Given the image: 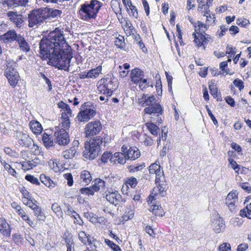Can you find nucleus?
Masks as SVG:
<instances>
[{"instance_id":"1","label":"nucleus","mask_w":251,"mask_h":251,"mask_svg":"<svg viewBox=\"0 0 251 251\" xmlns=\"http://www.w3.org/2000/svg\"><path fill=\"white\" fill-rule=\"evenodd\" d=\"M70 48L64 37L63 31L56 28L50 32L47 37L41 40L40 43V53L44 59L48 58L51 52Z\"/></svg>"},{"instance_id":"2","label":"nucleus","mask_w":251,"mask_h":251,"mask_svg":"<svg viewBox=\"0 0 251 251\" xmlns=\"http://www.w3.org/2000/svg\"><path fill=\"white\" fill-rule=\"evenodd\" d=\"M72 57L71 49L68 48L58 50L56 52H51L48 58L52 66L59 69L69 71L70 67L73 65L71 64Z\"/></svg>"},{"instance_id":"3","label":"nucleus","mask_w":251,"mask_h":251,"mask_svg":"<svg viewBox=\"0 0 251 251\" xmlns=\"http://www.w3.org/2000/svg\"><path fill=\"white\" fill-rule=\"evenodd\" d=\"M102 142L103 139L100 136H96L85 142L83 151V157L90 160L97 158L101 153L100 146Z\"/></svg>"},{"instance_id":"4","label":"nucleus","mask_w":251,"mask_h":251,"mask_svg":"<svg viewBox=\"0 0 251 251\" xmlns=\"http://www.w3.org/2000/svg\"><path fill=\"white\" fill-rule=\"evenodd\" d=\"M101 6L102 3L97 0L82 4L79 10L80 18L84 21L95 19Z\"/></svg>"},{"instance_id":"5","label":"nucleus","mask_w":251,"mask_h":251,"mask_svg":"<svg viewBox=\"0 0 251 251\" xmlns=\"http://www.w3.org/2000/svg\"><path fill=\"white\" fill-rule=\"evenodd\" d=\"M98 90L103 95L111 96L117 88V79L111 76L101 79L98 82Z\"/></svg>"},{"instance_id":"6","label":"nucleus","mask_w":251,"mask_h":251,"mask_svg":"<svg viewBox=\"0 0 251 251\" xmlns=\"http://www.w3.org/2000/svg\"><path fill=\"white\" fill-rule=\"evenodd\" d=\"M28 26L33 27L47 21L44 8L33 10L28 14Z\"/></svg>"},{"instance_id":"7","label":"nucleus","mask_w":251,"mask_h":251,"mask_svg":"<svg viewBox=\"0 0 251 251\" xmlns=\"http://www.w3.org/2000/svg\"><path fill=\"white\" fill-rule=\"evenodd\" d=\"M96 113L93 106H89L88 103H85L81 106V110L78 113L76 119L80 122H86L93 118Z\"/></svg>"},{"instance_id":"8","label":"nucleus","mask_w":251,"mask_h":251,"mask_svg":"<svg viewBox=\"0 0 251 251\" xmlns=\"http://www.w3.org/2000/svg\"><path fill=\"white\" fill-rule=\"evenodd\" d=\"M102 129V125L99 121L88 123L85 127L86 137H91L99 133Z\"/></svg>"},{"instance_id":"9","label":"nucleus","mask_w":251,"mask_h":251,"mask_svg":"<svg viewBox=\"0 0 251 251\" xmlns=\"http://www.w3.org/2000/svg\"><path fill=\"white\" fill-rule=\"evenodd\" d=\"M54 136L55 142L60 146H66L70 141L68 133L63 128L55 131Z\"/></svg>"},{"instance_id":"10","label":"nucleus","mask_w":251,"mask_h":251,"mask_svg":"<svg viewBox=\"0 0 251 251\" xmlns=\"http://www.w3.org/2000/svg\"><path fill=\"white\" fill-rule=\"evenodd\" d=\"M15 137L19 145L23 147L29 148L33 142V139L28 135L20 131L16 132Z\"/></svg>"},{"instance_id":"11","label":"nucleus","mask_w":251,"mask_h":251,"mask_svg":"<svg viewBox=\"0 0 251 251\" xmlns=\"http://www.w3.org/2000/svg\"><path fill=\"white\" fill-rule=\"evenodd\" d=\"M105 198L108 201L115 206L119 204L122 200L121 196L118 192L111 188L105 192Z\"/></svg>"},{"instance_id":"12","label":"nucleus","mask_w":251,"mask_h":251,"mask_svg":"<svg viewBox=\"0 0 251 251\" xmlns=\"http://www.w3.org/2000/svg\"><path fill=\"white\" fill-rule=\"evenodd\" d=\"M20 36L15 30H10L0 36V40L5 44H10L17 41Z\"/></svg>"},{"instance_id":"13","label":"nucleus","mask_w":251,"mask_h":251,"mask_svg":"<svg viewBox=\"0 0 251 251\" xmlns=\"http://www.w3.org/2000/svg\"><path fill=\"white\" fill-rule=\"evenodd\" d=\"M155 183L157 185L153 189L154 195L159 194L161 197L164 196L165 194L166 182L165 181V177L164 176L163 179L159 178L155 179Z\"/></svg>"},{"instance_id":"14","label":"nucleus","mask_w":251,"mask_h":251,"mask_svg":"<svg viewBox=\"0 0 251 251\" xmlns=\"http://www.w3.org/2000/svg\"><path fill=\"white\" fill-rule=\"evenodd\" d=\"M144 111L146 114H150L153 116H158L163 114L162 107L158 103L146 107L144 109Z\"/></svg>"},{"instance_id":"15","label":"nucleus","mask_w":251,"mask_h":251,"mask_svg":"<svg viewBox=\"0 0 251 251\" xmlns=\"http://www.w3.org/2000/svg\"><path fill=\"white\" fill-rule=\"evenodd\" d=\"M28 2V0H4L2 4L9 8L14 9L19 6H26Z\"/></svg>"},{"instance_id":"16","label":"nucleus","mask_w":251,"mask_h":251,"mask_svg":"<svg viewBox=\"0 0 251 251\" xmlns=\"http://www.w3.org/2000/svg\"><path fill=\"white\" fill-rule=\"evenodd\" d=\"M7 16L10 21L14 23L17 27H21L24 22L22 15L18 14L17 12L9 11L7 13Z\"/></svg>"},{"instance_id":"17","label":"nucleus","mask_w":251,"mask_h":251,"mask_svg":"<svg viewBox=\"0 0 251 251\" xmlns=\"http://www.w3.org/2000/svg\"><path fill=\"white\" fill-rule=\"evenodd\" d=\"M149 170L150 174L155 175V179L160 178L161 179H163L165 176L163 170H161V166L156 163L151 164L149 167Z\"/></svg>"},{"instance_id":"18","label":"nucleus","mask_w":251,"mask_h":251,"mask_svg":"<svg viewBox=\"0 0 251 251\" xmlns=\"http://www.w3.org/2000/svg\"><path fill=\"white\" fill-rule=\"evenodd\" d=\"M11 228L10 225L4 218H0V232L3 236L6 237L10 236Z\"/></svg>"},{"instance_id":"19","label":"nucleus","mask_w":251,"mask_h":251,"mask_svg":"<svg viewBox=\"0 0 251 251\" xmlns=\"http://www.w3.org/2000/svg\"><path fill=\"white\" fill-rule=\"evenodd\" d=\"M44 10L47 21L50 20L51 18L60 17L62 13L61 10L48 7H44Z\"/></svg>"},{"instance_id":"20","label":"nucleus","mask_w":251,"mask_h":251,"mask_svg":"<svg viewBox=\"0 0 251 251\" xmlns=\"http://www.w3.org/2000/svg\"><path fill=\"white\" fill-rule=\"evenodd\" d=\"M58 107L61 109V117H70L72 116V111L68 104L61 101L57 103Z\"/></svg>"},{"instance_id":"21","label":"nucleus","mask_w":251,"mask_h":251,"mask_svg":"<svg viewBox=\"0 0 251 251\" xmlns=\"http://www.w3.org/2000/svg\"><path fill=\"white\" fill-rule=\"evenodd\" d=\"M126 155L127 159L135 160L140 157V151L136 147H130L127 151Z\"/></svg>"},{"instance_id":"22","label":"nucleus","mask_w":251,"mask_h":251,"mask_svg":"<svg viewBox=\"0 0 251 251\" xmlns=\"http://www.w3.org/2000/svg\"><path fill=\"white\" fill-rule=\"evenodd\" d=\"M143 77V72L138 68H135L132 70L131 72L130 78L131 81L134 83H138L142 79Z\"/></svg>"},{"instance_id":"23","label":"nucleus","mask_w":251,"mask_h":251,"mask_svg":"<svg viewBox=\"0 0 251 251\" xmlns=\"http://www.w3.org/2000/svg\"><path fill=\"white\" fill-rule=\"evenodd\" d=\"M16 66L17 64L15 62L8 64L5 71V75L7 78L10 76L13 77L14 75H19V73L15 69Z\"/></svg>"},{"instance_id":"24","label":"nucleus","mask_w":251,"mask_h":251,"mask_svg":"<svg viewBox=\"0 0 251 251\" xmlns=\"http://www.w3.org/2000/svg\"><path fill=\"white\" fill-rule=\"evenodd\" d=\"M126 154L121 152H115L113 156V164H124L126 162Z\"/></svg>"},{"instance_id":"25","label":"nucleus","mask_w":251,"mask_h":251,"mask_svg":"<svg viewBox=\"0 0 251 251\" xmlns=\"http://www.w3.org/2000/svg\"><path fill=\"white\" fill-rule=\"evenodd\" d=\"M17 42L18 43L20 49L24 52H28L30 51V48L29 44L26 42L25 38L20 35L18 38Z\"/></svg>"},{"instance_id":"26","label":"nucleus","mask_w":251,"mask_h":251,"mask_svg":"<svg viewBox=\"0 0 251 251\" xmlns=\"http://www.w3.org/2000/svg\"><path fill=\"white\" fill-rule=\"evenodd\" d=\"M140 103H142L143 104H145V105L152 106L155 104H156V98L154 96H151L150 97H148L147 94H143L142 98L139 99Z\"/></svg>"},{"instance_id":"27","label":"nucleus","mask_w":251,"mask_h":251,"mask_svg":"<svg viewBox=\"0 0 251 251\" xmlns=\"http://www.w3.org/2000/svg\"><path fill=\"white\" fill-rule=\"evenodd\" d=\"M92 187L94 192L104 191L106 187L105 182L100 178H96Z\"/></svg>"},{"instance_id":"28","label":"nucleus","mask_w":251,"mask_h":251,"mask_svg":"<svg viewBox=\"0 0 251 251\" xmlns=\"http://www.w3.org/2000/svg\"><path fill=\"white\" fill-rule=\"evenodd\" d=\"M214 229L216 233H220L225 228V223L223 220L220 217H218L214 220L213 222Z\"/></svg>"},{"instance_id":"29","label":"nucleus","mask_w":251,"mask_h":251,"mask_svg":"<svg viewBox=\"0 0 251 251\" xmlns=\"http://www.w3.org/2000/svg\"><path fill=\"white\" fill-rule=\"evenodd\" d=\"M29 126L32 131L36 134H40L43 130L41 125L37 121L30 122Z\"/></svg>"},{"instance_id":"30","label":"nucleus","mask_w":251,"mask_h":251,"mask_svg":"<svg viewBox=\"0 0 251 251\" xmlns=\"http://www.w3.org/2000/svg\"><path fill=\"white\" fill-rule=\"evenodd\" d=\"M149 210L155 216L162 217L164 215V212L160 205H155L153 203V204L151 206Z\"/></svg>"},{"instance_id":"31","label":"nucleus","mask_w":251,"mask_h":251,"mask_svg":"<svg viewBox=\"0 0 251 251\" xmlns=\"http://www.w3.org/2000/svg\"><path fill=\"white\" fill-rule=\"evenodd\" d=\"M34 215L37 218V220L40 222H44L46 220V216L42 208L38 206L33 211Z\"/></svg>"},{"instance_id":"32","label":"nucleus","mask_w":251,"mask_h":251,"mask_svg":"<svg viewBox=\"0 0 251 251\" xmlns=\"http://www.w3.org/2000/svg\"><path fill=\"white\" fill-rule=\"evenodd\" d=\"M80 178L86 184H88L92 180V176L90 172L86 170H83L81 172Z\"/></svg>"},{"instance_id":"33","label":"nucleus","mask_w":251,"mask_h":251,"mask_svg":"<svg viewBox=\"0 0 251 251\" xmlns=\"http://www.w3.org/2000/svg\"><path fill=\"white\" fill-rule=\"evenodd\" d=\"M137 184V181L136 178L131 177L128 178L126 181L125 184L122 186L121 190L122 192H124L125 187L128 188L130 186L131 188H134Z\"/></svg>"},{"instance_id":"34","label":"nucleus","mask_w":251,"mask_h":251,"mask_svg":"<svg viewBox=\"0 0 251 251\" xmlns=\"http://www.w3.org/2000/svg\"><path fill=\"white\" fill-rule=\"evenodd\" d=\"M147 128L150 132L153 135L157 136L160 131L159 128L152 123H146L145 124Z\"/></svg>"},{"instance_id":"35","label":"nucleus","mask_w":251,"mask_h":251,"mask_svg":"<svg viewBox=\"0 0 251 251\" xmlns=\"http://www.w3.org/2000/svg\"><path fill=\"white\" fill-rule=\"evenodd\" d=\"M40 178L41 182L46 186L51 188H53L55 186V184L49 176H47L44 174H42L40 176Z\"/></svg>"},{"instance_id":"36","label":"nucleus","mask_w":251,"mask_h":251,"mask_svg":"<svg viewBox=\"0 0 251 251\" xmlns=\"http://www.w3.org/2000/svg\"><path fill=\"white\" fill-rule=\"evenodd\" d=\"M101 66H99L96 68L90 70L88 72L89 78H96L98 77L99 75L101 74Z\"/></svg>"},{"instance_id":"37","label":"nucleus","mask_w":251,"mask_h":251,"mask_svg":"<svg viewBox=\"0 0 251 251\" xmlns=\"http://www.w3.org/2000/svg\"><path fill=\"white\" fill-rule=\"evenodd\" d=\"M76 152L75 148H71L69 150H67L62 152V156L66 159H71L73 158Z\"/></svg>"},{"instance_id":"38","label":"nucleus","mask_w":251,"mask_h":251,"mask_svg":"<svg viewBox=\"0 0 251 251\" xmlns=\"http://www.w3.org/2000/svg\"><path fill=\"white\" fill-rule=\"evenodd\" d=\"M42 140L45 146H46L47 148H50L53 145L52 137L47 133L44 134Z\"/></svg>"},{"instance_id":"39","label":"nucleus","mask_w":251,"mask_h":251,"mask_svg":"<svg viewBox=\"0 0 251 251\" xmlns=\"http://www.w3.org/2000/svg\"><path fill=\"white\" fill-rule=\"evenodd\" d=\"M238 200V193L236 191H232L229 192L226 196L225 202H236Z\"/></svg>"},{"instance_id":"40","label":"nucleus","mask_w":251,"mask_h":251,"mask_svg":"<svg viewBox=\"0 0 251 251\" xmlns=\"http://www.w3.org/2000/svg\"><path fill=\"white\" fill-rule=\"evenodd\" d=\"M193 35L195 38L194 41L195 43L197 44V46L199 47L203 45L204 42L205 41L206 36L203 35L202 33L199 34L197 36L196 34L194 33Z\"/></svg>"},{"instance_id":"41","label":"nucleus","mask_w":251,"mask_h":251,"mask_svg":"<svg viewBox=\"0 0 251 251\" xmlns=\"http://www.w3.org/2000/svg\"><path fill=\"white\" fill-rule=\"evenodd\" d=\"M209 7L208 1H207L206 3L204 2L199 3L198 8V10L202 11V15L203 16H205L206 14H208L210 12Z\"/></svg>"},{"instance_id":"42","label":"nucleus","mask_w":251,"mask_h":251,"mask_svg":"<svg viewBox=\"0 0 251 251\" xmlns=\"http://www.w3.org/2000/svg\"><path fill=\"white\" fill-rule=\"evenodd\" d=\"M113 154L111 152L106 151L102 154L100 160L104 163H107L108 162L113 163Z\"/></svg>"},{"instance_id":"43","label":"nucleus","mask_w":251,"mask_h":251,"mask_svg":"<svg viewBox=\"0 0 251 251\" xmlns=\"http://www.w3.org/2000/svg\"><path fill=\"white\" fill-rule=\"evenodd\" d=\"M240 215L241 217H246L251 219V202L246 208L240 210Z\"/></svg>"},{"instance_id":"44","label":"nucleus","mask_w":251,"mask_h":251,"mask_svg":"<svg viewBox=\"0 0 251 251\" xmlns=\"http://www.w3.org/2000/svg\"><path fill=\"white\" fill-rule=\"evenodd\" d=\"M209 88L211 94L213 96L214 98H217V100L219 101L221 100V97L220 95L218 94V89L214 84H210L209 85Z\"/></svg>"},{"instance_id":"45","label":"nucleus","mask_w":251,"mask_h":251,"mask_svg":"<svg viewBox=\"0 0 251 251\" xmlns=\"http://www.w3.org/2000/svg\"><path fill=\"white\" fill-rule=\"evenodd\" d=\"M1 164L2 165L6 171H8L9 174L15 176L16 174V172L15 170L12 168L10 164L7 163L6 161L4 160L1 161Z\"/></svg>"},{"instance_id":"46","label":"nucleus","mask_w":251,"mask_h":251,"mask_svg":"<svg viewBox=\"0 0 251 251\" xmlns=\"http://www.w3.org/2000/svg\"><path fill=\"white\" fill-rule=\"evenodd\" d=\"M100 244V243L98 241L93 239V238L88 239V245L90 246L89 248L91 251H96L98 245Z\"/></svg>"},{"instance_id":"47","label":"nucleus","mask_w":251,"mask_h":251,"mask_svg":"<svg viewBox=\"0 0 251 251\" xmlns=\"http://www.w3.org/2000/svg\"><path fill=\"white\" fill-rule=\"evenodd\" d=\"M36 165L32 161H24L22 163V168L24 170L32 169Z\"/></svg>"},{"instance_id":"48","label":"nucleus","mask_w":251,"mask_h":251,"mask_svg":"<svg viewBox=\"0 0 251 251\" xmlns=\"http://www.w3.org/2000/svg\"><path fill=\"white\" fill-rule=\"evenodd\" d=\"M78 238L82 243L86 245L88 239L91 238L89 235H87L85 232L81 231L78 233Z\"/></svg>"},{"instance_id":"49","label":"nucleus","mask_w":251,"mask_h":251,"mask_svg":"<svg viewBox=\"0 0 251 251\" xmlns=\"http://www.w3.org/2000/svg\"><path fill=\"white\" fill-rule=\"evenodd\" d=\"M144 167V164L130 165L128 167V170L130 173H135L141 170Z\"/></svg>"},{"instance_id":"50","label":"nucleus","mask_w":251,"mask_h":251,"mask_svg":"<svg viewBox=\"0 0 251 251\" xmlns=\"http://www.w3.org/2000/svg\"><path fill=\"white\" fill-rule=\"evenodd\" d=\"M105 242L114 251H122L120 247L114 243L112 241L108 239H105Z\"/></svg>"},{"instance_id":"51","label":"nucleus","mask_w":251,"mask_h":251,"mask_svg":"<svg viewBox=\"0 0 251 251\" xmlns=\"http://www.w3.org/2000/svg\"><path fill=\"white\" fill-rule=\"evenodd\" d=\"M51 209L57 215V216L62 217V212L61 208L57 203H54L52 204Z\"/></svg>"},{"instance_id":"52","label":"nucleus","mask_w":251,"mask_h":251,"mask_svg":"<svg viewBox=\"0 0 251 251\" xmlns=\"http://www.w3.org/2000/svg\"><path fill=\"white\" fill-rule=\"evenodd\" d=\"M19 75H14L13 77L10 76L7 78L9 84L13 88L15 87L17 85L19 80Z\"/></svg>"},{"instance_id":"53","label":"nucleus","mask_w":251,"mask_h":251,"mask_svg":"<svg viewBox=\"0 0 251 251\" xmlns=\"http://www.w3.org/2000/svg\"><path fill=\"white\" fill-rule=\"evenodd\" d=\"M13 240L18 245L23 244L24 238L19 233H15L13 235Z\"/></svg>"},{"instance_id":"54","label":"nucleus","mask_w":251,"mask_h":251,"mask_svg":"<svg viewBox=\"0 0 251 251\" xmlns=\"http://www.w3.org/2000/svg\"><path fill=\"white\" fill-rule=\"evenodd\" d=\"M70 117H61L62 126L64 129H69L70 127Z\"/></svg>"},{"instance_id":"55","label":"nucleus","mask_w":251,"mask_h":251,"mask_svg":"<svg viewBox=\"0 0 251 251\" xmlns=\"http://www.w3.org/2000/svg\"><path fill=\"white\" fill-rule=\"evenodd\" d=\"M25 178L27 181L30 182L31 183L36 184V185H39L40 182L38 180V179L35 177H34L32 175H26L25 177Z\"/></svg>"},{"instance_id":"56","label":"nucleus","mask_w":251,"mask_h":251,"mask_svg":"<svg viewBox=\"0 0 251 251\" xmlns=\"http://www.w3.org/2000/svg\"><path fill=\"white\" fill-rule=\"evenodd\" d=\"M218 250L219 251H230V245L228 243H224L219 246Z\"/></svg>"},{"instance_id":"57","label":"nucleus","mask_w":251,"mask_h":251,"mask_svg":"<svg viewBox=\"0 0 251 251\" xmlns=\"http://www.w3.org/2000/svg\"><path fill=\"white\" fill-rule=\"evenodd\" d=\"M80 192H81V194H86L88 195H93L94 194V191L93 189V187H92L82 188L80 189Z\"/></svg>"},{"instance_id":"58","label":"nucleus","mask_w":251,"mask_h":251,"mask_svg":"<svg viewBox=\"0 0 251 251\" xmlns=\"http://www.w3.org/2000/svg\"><path fill=\"white\" fill-rule=\"evenodd\" d=\"M115 45L120 49H124L125 47V42L124 41V37L121 36L120 38H117L115 42Z\"/></svg>"},{"instance_id":"59","label":"nucleus","mask_w":251,"mask_h":251,"mask_svg":"<svg viewBox=\"0 0 251 251\" xmlns=\"http://www.w3.org/2000/svg\"><path fill=\"white\" fill-rule=\"evenodd\" d=\"M233 83L234 85L238 87L240 91L243 90L244 88V83L242 80H240L238 78L235 79L233 81Z\"/></svg>"},{"instance_id":"60","label":"nucleus","mask_w":251,"mask_h":251,"mask_svg":"<svg viewBox=\"0 0 251 251\" xmlns=\"http://www.w3.org/2000/svg\"><path fill=\"white\" fill-rule=\"evenodd\" d=\"M228 161L231 167L234 170L235 172L237 173L240 169L239 166L237 164L236 161L231 158H228Z\"/></svg>"},{"instance_id":"61","label":"nucleus","mask_w":251,"mask_h":251,"mask_svg":"<svg viewBox=\"0 0 251 251\" xmlns=\"http://www.w3.org/2000/svg\"><path fill=\"white\" fill-rule=\"evenodd\" d=\"M64 177L67 180V184L69 186L73 185L74 181L73 176L71 173L64 174Z\"/></svg>"},{"instance_id":"62","label":"nucleus","mask_w":251,"mask_h":251,"mask_svg":"<svg viewBox=\"0 0 251 251\" xmlns=\"http://www.w3.org/2000/svg\"><path fill=\"white\" fill-rule=\"evenodd\" d=\"M204 16L206 17V23L208 25H209L210 24L215 21V17L214 16V14H211L209 12L208 14H206V15Z\"/></svg>"},{"instance_id":"63","label":"nucleus","mask_w":251,"mask_h":251,"mask_svg":"<svg viewBox=\"0 0 251 251\" xmlns=\"http://www.w3.org/2000/svg\"><path fill=\"white\" fill-rule=\"evenodd\" d=\"M236 23L242 26H245L250 24L249 20L247 19H238Z\"/></svg>"},{"instance_id":"64","label":"nucleus","mask_w":251,"mask_h":251,"mask_svg":"<svg viewBox=\"0 0 251 251\" xmlns=\"http://www.w3.org/2000/svg\"><path fill=\"white\" fill-rule=\"evenodd\" d=\"M226 205L228 208L229 210L231 212H236V206L235 205V202H225Z\"/></svg>"}]
</instances>
